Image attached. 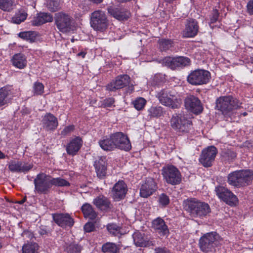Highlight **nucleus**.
Segmentation results:
<instances>
[{
	"label": "nucleus",
	"instance_id": "14",
	"mask_svg": "<svg viewBox=\"0 0 253 253\" xmlns=\"http://www.w3.org/2000/svg\"><path fill=\"white\" fill-rule=\"evenodd\" d=\"M115 149L128 151L131 148L130 142L126 135L122 132L111 134Z\"/></svg>",
	"mask_w": 253,
	"mask_h": 253
},
{
	"label": "nucleus",
	"instance_id": "27",
	"mask_svg": "<svg viewBox=\"0 0 253 253\" xmlns=\"http://www.w3.org/2000/svg\"><path fill=\"white\" fill-rule=\"evenodd\" d=\"M100 147L104 151H111L115 149L111 134L102 137L98 141Z\"/></svg>",
	"mask_w": 253,
	"mask_h": 253
},
{
	"label": "nucleus",
	"instance_id": "36",
	"mask_svg": "<svg viewBox=\"0 0 253 253\" xmlns=\"http://www.w3.org/2000/svg\"><path fill=\"white\" fill-rule=\"evenodd\" d=\"M119 250V247L113 243H106L102 247V251L104 253H117Z\"/></svg>",
	"mask_w": 253,
	"mask_h": 253
},
{
	"label": "nucleus",
	"instance_id": "63",
	"mask_svg": "<svg viewBox=\"0 0 253 253\" xmlns=\"http://www.w3.org/2000/svg\"><path fill=\"white\" fill-rule=\"evenodd\" d=\"M4 158V155L0 151V159H3Z\"/></svg>",
	"mask_w": 253,
	"mask_h": 253
},
{
	"label": "nucleus",
	"instance_id": "35",
	"mask_svg": "<svg viewBox=\"0 0 253 253\" xmlns=\"http://www.w3.org/2000/svg\"><path fill=\"white\" fill-rule=\"evenodd\" d=\"M13 0H0V9L6 12H11L15 7Z\"/></svg>",
	"mask_w": 253,
	"mask_h": 253
},
{
	"label": "nucleus",
	"instance_id": "23",
	"mask_svg": "<svg viewBox=\"0 0 253 253\" xmlns=\"http://www.w3.org/2000/svg\"><path fill=\"white\" fill-rule=\"evenodd\" d=\"M199 26L197 21L190 19L187 20L185 25V28L183 31V36L187 38L194 37L197 34Z\"/></svg>",
	"mask_w": 253,
	"mask_h": 253
},
{
	"label": "nucleus",
	"instance_id": "1",
	"mask_svg": "<svg viewBox=\"0 0 253 253\" xmlns=\"http://www.w3.org/2000/svg\"><path fill=\"white\" fill-rule=\"evenodd\" d=\"M184 209L193 217L203 218L211 212L209 205L195 198H189L183 202Z\"/></svg>",
	"mask_w": 253,
	"mask_h": 253
},
{
	"label": "nucleus",
	"instance_id": "32",
	"mask_svg": "<svg viewBox=\"0 0 253 253\" xmlns=\"http://www.w3.org/2000/svg\"><path fill=\"white\" fill-rule=\"evenodd\" d=\"M11 99V91L6 87L0 88V107L8 104Z\"/></svg>",
	"mask_w": 253,
	"mask_h": 253
},
{
	"label": "nucleus",
	"instance_id": "17",
	"mask_svg": "<svg viewBox=\"0 0 253 253\" xmlns=\"http://www.w3.org/2000/svg\"><path fill=\"white\" fill-rule=\"evenodd\" d=\"M157 189V183L151 177L147 178L141 185L140 189V195L143 198H148L152 195Z\"/></svg>",
	"mask_w": 253,
	"mask_h": 253
},
{
	"label": "nucleus",
	"instance_id": "21",
	"mask_svg": "<svg viewBox=\"0 0 253 253\" xmlns=\"http://www.w3.org/2000/svg\"><path fill=\"white\" fill-rule=\"evenodd\" d=\"M42 123L43 128L47 131L56 129L58 125L57 119L51 113H47L43 117Z\"/></svg>",
	"mask_w": 253,
	"mask_h": 253
},
{
	"label": "nucleus",
	"instance_id": "18",
	"mask_svg": "<svg viewBox=\"0 0 253 253\" xmlns=\"http://www.w3.org/2000/svg\"><path fill=\"white\" fill-rule=\"evenodd\" d=\"M54 222L59 226L65 228L71 227L74 225V221L70 215L67 213H55L52 214Z\"/></svg>",
	"mask_w": 253,
	"mask_h": 253
},
{
	"label": "nucleus",
	"instance_id": "16",
	"mask_svg": "<svg viewBox=\"0 0 253 253\" xmlns=\"http://www.w3.org/2000/svg\"><path fill=\"white\" fill-rule=\"evenodd\" d=\"M184 104L186 108L194 114H200L203 111L200 100L194 95L187 96L185 99Z\"/></svg>",
	"mask_w": 253,
	"mask_h": 253
},
{
	"label": "nucleus",
	"instance_id": "2",
	"mask_svg": "<svg viewBox=\"0 0 253 253\" xmlns=\"http://www.w3.org/2000/svg\"><path fill=\"white\" fill-rule=\"evenodd\" d=\"M241 105L238 99L230 95L219 97L216 100V109L226 118L231 117L233 110L240 108Z\"/></svg>",
	"mask_w": 253,
	"mask_h": 253
},
{
	"label": "nucleus",
	"instance_id": "49",
	"mask_svg": "<svg viewBox=\"0 0 253 253\" xmlns=\"http://www.w3.org/2000/svg\"><path fill=\"white\" fill-rule=\"evenodd\" d=\"M223 156L228 160H232L236 157V153L233 151L228 149L223 153Z\"/></svg>",
	"mask_w": 253,
	"mask_h": 253
},
{
	"label": "nucleus",
	"instance_id": "6",
	"mask_svg": "<svg viewBox=\"0 0 253 253\" xmlns=\"http://www.w3.org/2000/svg\"><path fill=\"white\" fill-rule=\"evenodd\" d=\"M156 96L162 104L170 108H178L180 106V100L169 89L161 90L157 92Z\"/></svg>",
	"mask_w": 253,
	"mask_h": 253
},
{
	"label": "nucleus",
	"instance_id": "45",
	"mask_svg": "<svg viewBox=\"0 0 253 253\" xmlns=\"http://www.w3.org/2000/svg\"><path fill=\"white\" fill-rule=\"evenodd\" d=\"M27 14L24 11H19L12 18V21L16 24H20L27 18Z\"/></svg>",
	"mask_w": 253,
	"mask_h": 253
},
{
	"label": "nucleus",
	"instance_id": "56",
	"mask_svg": "<svg viewBox=\"0 0 253 253\" xmlns=\"http://www.w3.org/2000/svg\"><path fill=\"white\" fill-rule=\"evenodd\" d=\"M155 253H170L165 248H157L155 249Z\"/></svg>",
	"mask_w": 253,
	"mask_h": 253
},
{
	"label": "nucleus",
	"instance_id": "40",
	"mask_svg": "<svg viewBox=\"0 0 253 253\" xmlns=\"http://www.w3.org/2000/svg\"><path fill=\"white\" fill-rule=\"evenodd\" d=\"M52 186L63 187L70 186V183L61 177L53 178L51 176Z\"/></svg>",
	"mask_w": 253,
	"mask_h": 253
},
{
	"label": "nucleus",
	"instance_id": "34",
	"mask_svg": "<svg viewBox=\"0 0 253 253\" xmlns=\"http://www.w3.org/2000/svg\"><path fill=\"white\" fill-rule=\"evenodd\" d=\"M148 115L151 118H158L165 113L164 108L161 106H151L148 109Z\"/></svg>",
	"mask_w": 253,
	"mask_h": 253
},
{
	"label": "nucleus",
	"instance_id": "20",
	"mask_svg": "<svg viewBox=\"0 0 253 253\" xmlns=\"http://www.w3.org/2000/svg\"><path fill=\"white\" fill-rule=\"evenodd\" d=\"M135 245L140 247H149L155 245V241L149 240L145 235L139 231L135 232L132 235Z\"/></svg>",
	"mask_w": 253,
	"mask_h": 253
},
{
	"label": "nucleus",
	"instance_id": "53",
	"mask_svg": "<svg viewBox=\"0 0 253 253\" xmlns=\"http://www.w3.org/2000/svg\"><path fill=\"white\" fill-rule=\"evenodd\" d=\"M84 228L86 232H90L94 230V226L92 223L87 222L84 225Z\"/></svg>",
	"mask_w": 253,
	"mask_h": 253
},
{
	"label": "nucleus",
	"instance_id": "55",
	"mask_svg": "<svg viewBox=\"0 0 253 253\" xmlns=\"http://www.w3.org/2000/svg\"><path fill=\"white\" fill-rule=\"evenodd\" d=\"M36 33L32 31H29V36L27 37V41L30 42H34L36 39Z\"/></svg>",
	"mask_w": 253,
	"mask_h": 253
},
{
	"label": "nucleus",
	"instance_id": "22",
	"mask_svg": "<svg viewBox=\"0 0 253 253\" xmlns=\"http://www.w3.org/2000/svg\"><path fill=\"white\" fill-rule=\"evenodd\" d=\"M33 167V165L23 163L20 161H12L9 163L8 168L12 172H26Z\"/></svg>",
	"mask_w": 253,
	"mask_h": 253
},
{
	"label": "nucleus",
	"instance_id": "57",
	"mask_svg": "<svg viewBox=\"0 0 253 253\" xmlns=\"http://www.w3.org/2000/svg\"><path fill=\"white\" fill-rule=\"evenodd\" d=\"M29 31L20 32L18 36L21 39L27 41V37L29 36Z\"/></svg>",
	"mask_w": 253,
	"mask_h": 253
},
{
	"label": "nucleus",
	"instance_id": "4",
	"mask_svg": "<svg viewBox=\"0 0 253 253\" xmlns=\"http://www.w3.org/2000/svg\"><path fill=\"white\" fill-rule=\"evenodd\" d=\"M220 237L216 232L208 233L200 239V248L205 253L212 252L220 244Z\"/></svg>",
	"mask_w": 253,
	"mask_h": 253
},
{
	"label": "nucleus",
	"instance_id": "26",
	"mask_svg": "<svg viewBox=\"0 0 253 253\" xmlns=\"http://www.w3.org/2000/svg\"><path fill=\"white\" fill-rule=\"evenodd\" d=\"M83 145V141L80 137L73 139L67 145L66 151L71 155H75L80 149Z\"/></svg>",
	"mask_w": 253,
	"mask_h": 253
},
{
	"label": "nucleus",
	"instance_id": "62",
	"mask_svg": "<svg viewBox=\"0 0 253 253\" xmlns=\"http://www.w3.org/2000/svg\"><path fill=\"white\" fill-rule=\"evenodd\" d=\"M26 200V198H24L21 201L18 202V203L19 204H23Z\"/></svg>",
	"mask_w": 253,
	"mask_h": 253
},
{
	"label": "nucleus",
	"instance_id": "25",
	"mask_svg": "<svg viewBox=\"0 0 253 253\" xmlns=\"http://www.w3.org/2000/svg\"><path fill=\"white\" fill-rule=\"evenodd\" d=\"M107 10L111 15L119 20H126L129 16V13L127 11L119 8L109 6Z\"/></svg>",
	"mask_w": 253,
	"mask_h": 253
},
{
	"label": "nucleus",
	"instance_id": "24",
	"mask_svg": "<svg viewBox=\"0 0 253 253\" xmlns=\"http://www.w3.org/2000/svg\"><path fill=\"white\" fill-rule=\"evenodd\" d=\"M152 226L161 236H166L169 233L167 225L164 220L160 217H158L153 221Z\"/></svg>",
	"mask_w": 253,
	"mask_h": 253
},
{
	"label": "nucleus",
	"instance_id": "3",
	"mask_svg": "<svg viewBox=\"0 0 253 253\" xmlns=\"http://www.w3.org/2000/svg\"><path fill=\"white\" fill-rule=\"evenodd\" d=\"M253 179V172L249 169L233 171L228 176V183L234 187L246 186L252 182Z\"/></svg>",
	"mask_w": 253,
	"mask_h": 253
},
{
	"label": "nucleus",
	"instance_id": "10",
	"mask_svg": "<svg viewBox=\"0 0 253 253\" xmlns=\"http://www.w3.org/2000/svg\"><path fill=\"white\" fill-rule=\"evenodd\" d=\"M211 78L210 73L205 70L197 69L191 72L187 78L191 84L199 85L207 84Z\"/></svg>",
	"mask_w": 253,
	"mask_h": 253
},
{
	"label": "nucleus",
	"instance_id": "59",
	"mask_svg": "<svg viewBox=\"0 0 253 253\" xmlns=\"http://www.w3.org/2000/svg\"><path fill=\"white\" fill-rule=\"evenodd\" d=\"M22 235L23 236V237H24L25 236H32L31 233L28 231H24L22 234Z\"/></svg>",
	"mask_w": 253,
	"mask_h": 253
},
{
	"label": "nucleus",
	"instance_id": "19",
	"mask_svg": "<svg viewBox=\"0 0 253 253\" xmlns=\"http://www.w3.org/2000/svg\"><path fill=\"white\" fill-rule=\"evenodd\" d=\"M127 191L126 185L123 180L117 182L112 189V197L115 201L124 199Z\"/></svg>",
	"mask_w": 253,
	"mask_h": 253
},
{
	"label": "nucleus",
	"instance_id": "15",
	"mask_svg": "<svg viewBox=\"0 0 253 253\" xmlns=\"http://www.w3.org/2000/svg\"><path fill=\"white\" fill-rule=\"evenodd\" d=\"M130 81V78L127 75L118 76L115 80L106 86V90L109 91H115L129 85Z\"/></svg>",
	"mask_w": 253,
	"mask_h": 253
},
{
	"label": "nucleus",
	"instance_id": "42",
	"mask_svg": "<svg viewBox=\"0 0 253 253\" xmlns=\"http://www.w3.org/2000/svg\"><path fill=\"white\" fill-rule=\"evenodd\" d=\"M47 7L51 12H55L60 8L59 0H49L47 3Z\"/></svg>",
	"mask_w": 253,
	"mask_h": 253
},
{
	"label": "nucleus",
	"instance_id": "54",
	"mask_svg": "<svg viewBox=\"0 0 253 253\" xmlns=\"http://www.w3.org/2000/svg\"><path fill=\"white\" fill-rule=\"evenodd\" d=\"M247 12L250 15H253V0H250L247 5Z\"/></svg>",
	"mask_w": 253,
	"mask_h": 253
},
{
	"label": "nucleus",
	"instance_id": "39",
	"mask_svg": "<svg viewBox=\"0 0 253 253\" xmlns=\"http://www.w3.org/2000/svg\"><path fill=\"white\" fill-rule=\"evenodd\" d=\"M163 64L172 70H175L178 68L175 58L167 57L163 60Z\"/></svg>",
	"mask_w": 253,
	"mask_h": 253
},
{
	"label": "nucleus",
	"instance_id": "12",
	"mask_svg": "<svg viewBox=\"0 0 253 253\" xmlns=\"http://www.w3.org/2000/svg\"><path fill=\"white\" fill-rule=\"evenodd\" d=\"M217 150L214 146H210L203 149L201 153L199 162L204 167H210L213 163Z\"/></svg>",
	"mask_w": 253,
	"mask_h": 253
},
{
	"label": "nucleus",
	"instance_id": "47",
	"mask_svg": "<svg viewBox=\"0 0 253 253\" xmlns=\"http://www.w3.org/2000/svg\"><path fill=\"white\" fill-rule=\"evenodd\" d=\"M178 68H182L188 66L190 63V60L186 57L180 56L175 57Z\"/></svg>",
	"mask_w": 253,
	"mask_h": 253
},
{
	"label": "nucleus",
	"instance_id": "44",
	"mask_svg": "<svg viewBox=\"0 0 253 253\" xmlns=\"http://www.w3.org/2000/svg\"><path fill=\"white\" fill-rule=\"evenodd\" d=\"M158 202L162 207H166L170 202L169 197L165 193L160 194L158 197Z\"/></svg>",
	"mask_w": 253,
	"mask_h": 253
},
{
	"label": "nucleus",
	"instance_id": "37",
	"mask_svg": "<svg viewBox=\"0 0 253 253\" xmlns=\"http://www.w3.org/2000/svg\"><path fill=\"white\" fill-rule=\"evenodd\" d=\"M159 48L161 51L169 50L173 46V42L169 39H162L158 41Z\"/></svg>",
	"mask_w": 253,
	"mask_h": 253
},
{
	"label": "nucleus",
	"instance_id": "30",
	"mask_svg": "<svg viewBox=\"0 0 253 253\" xmlns=\"http://www.w3.org/2000/svg\"><path fill=\"white\" fill-rule=\"evenodd\" d=\"M105 161L103 158L96 160L94 164L97 176L103 178L106 174L107 166Z\"/></svg>",
	"mask_w": 253,
	"mask_h": 253
},
{
	"label": "nucleus",
	"instance_id": "60",
	"mask_svg": "<svg viewBox=\"0 0 253 253\" xmlns=\"http://www.w3.org/2000/svg\"><path fill=\"white\" fill-rule=\"evenodd\" d=\"M86 55V52L82 51L78 53L77 56H82L83 58H84L85 57V55Z\"/></svg>",
	"mask_w": 253,
	"mask_h": 253
},
{
	"label": "nucleus",
	"instance_id": "33",
	"mask_svg": "<svg viewBox=\"0 0 253 253\" xmlns=\"http://www.w3.org/2000/svg\"><path fill=\"white\" fill-rule=\"evenodd\" d=\"M13 65L19 69H23L27 65L26 58L23 54L18 53L15 54L12 59Z\"/></svg>",
	"mask_w": 253,
	"mask_h": 253
},
{
	"label": "nucleus",
	"instance_id": "13",
	"mask_svg": "<svg viewBox=\"0 0 253 253\" xmlns=\"http://www.w3.org/2000/svg\"><path fill=\"white\" fill-rule=\"evenodd\" d=\"M215 191L219 199L230 206H235L238 203V198L227 188L218 186L215 187Z\"/></svg>",
	"mask_w": 253,
	"mask_h": 253
},
{
	"label": "nucleus",
	"instance_id": "28",
	"mask_svg": "<svg viewBox=\"0 0 253 253\" xmlns=\"http://www.w3.org/2000/svg\"><path fill=\"white\" fill-rule=\"evenodd\" d=\"M53 21L52 15L46 12H41L38 14L37 16L34 17L32 23L34 26H40L47 22H50Z\"/></svg>",
	"mask_w": 253,
	"mask_h": 253
},
{
	"label": "nucleus",
	"instance_id": "29",
	"mask_svg": "<svg viewBox=\"0 0 253 253\" xmlns=\"http://www.w3.org/2000/svg\"><path fill=\"white\" fill-rule=\"evenodd\" d=\"M93 203L97 208L102 211H107L112 208L109 199L103 196L97 197L93 200Z\"/></svg>",
	"mask_w": 253,
	"mask_h": 253
},
{
	"label": "nucleus",
	"instance_id": "43",
	"mask_svg": "<svg viewBox=\"0 0 253 253\" xmlns=\"http://www.w3.org/2000/svg\"><path fill=\"white\" fill-rule=\"evenodd\" d=\"M107 229L110 234L115 236L120 237L121 235V228L116 224H108L107 226Z\"/></svg>",
	"mask_w": 253,
	"mask_h": 253
},
{
	"label": "nucleus",
	"instance_id": "50",
	"mask_svg": "<svg viewBox=\"0 0 253 253\" xmlns=\"http://www.w3.org/2000/svg\"><path fill=\"white\" fill-rule=\"evenodd\" d=\"M219 13L218 11L216 9L213 10L210 18V25L211 27H212V26L211 25V24L214 23L217 21Z\"/></svg>",
	"mask_w": 253,
	"mask_h": 253
},
{
	"label": "nucleus",
	"instance_id": "7",
	"mask_svg": "<svg viewBox=\"0 0 253 253\" xmlns=\"http://www.w3.org/2000/svg\"><path fill=\"white\" fill-rule=\"evenodd\" d=\"M90 24L94 30H105L108 26V20L105 12L101 10H95L92 12L90 14Z\"/></svg>",
	"mask_w": 253,
	"mask_h": 253
},
{
	"label": "nucleus",
	"instance_id": "48",
	"mask_svg": "<svg viewBox=\"0 0 253 253\" xmlns=\"http://www.w3.org/2000/svg\"><path fill=\"white\" fill-rule=\"evenodd\" d=\"M44 86L42 84L37 82L34 84V93L36 95H41L43 92Z\"/></svg>",
	"mask_w": 253,
	"mask_h": 253
},
{
	"label": "nucleus",
	"instance_id": "58",
	"mask_svg": "<svg viewBox=\"0 0 253 253\" xmlns=\"http://www.w3.org/2000/svg\"><path fill=\"white\" fill-rule=\"evenodd\" d=\"M89 1L92 2L95 4H99L101 3L103 0H88Z\"/></svg>",
	"mask_w": 253,
	"mask_h": 253
},
{
	"label": "nucleus",
	"instance_id": "61",
	"mask_svg": "<svg viewBox=\"0 0 253 253\" xmlns=\"http://www.w3.org/2000/svg\"><path fill=\"white\" fill-rule=\"evenodd\" d=\"M39 233L41 235H44V234H46L47 232L46 230H43V229H41L39 231Z\"/></svg>",
	"mask_w": 253,
	"mask_h": 253
},
{
	"label": "nucleus",
	"instance_id": "41",
	"mask_svg": "<svg viewBox=\"0 0 253 253\" xmlns=\"http://www.w3.org/2000/svg\"><path fill=\"white\" fill-rule=\"evenodd\" d=\"M146 100L143 97H137L133 102L134 107L138 111L142 110L146 104Z\"/></svg>",
	"mask_w": 253,
	"mask_h": 253
},
{
	"label": "nucleus",
	"instance_id": "5",
	"mask_svg": "<svg viewBox=\"0 0 253 253\" xmlns=\"http://www.w3.org/2000/svg\"><path fill=\"white\" fill-rule=\"evenodd\" d=\"M162 174L165 181L171 185H178L182 181L180 171L172 165H167L164 167L162 169Z\"/></svg>",
	"mask_w": 253,
	"mask_h": 253
},
{
	"label": "nucleus",
	"instance_id": "64",
	"mask_svg": "<svg viewBox=\"0 0 253 253\" xmlns=\"http://www.w3.org/2000/svg\"><path fill=\"white\" fill-rule=\"evenodd\" d=\"M251 62L252 64H253V57L251 58Z\"/></svg>",
	"mask_w": 253,
	"mask_h": 253
},
{
	"label": "nucleus",
	"instance_id": "52",
	"mask_svg": "<svg viewBox=\"0 0 253 253\" xmlns=\"http://www.w3.org/2000/svg\"><path fill=\"white\" fill-rule=\"evenodd\" d=\"M115 102L114 99L112 97L107 98L104 100L103 105L105 107H112Z\"/></svg>",
	"mask_w": 253,
	"mask_h": 253
},
{
	"label": "nucleus",
	"instance_id": "38",
	"mask_svg": "<svg viewBox=\"0 0 253 253\" xmlns=\"http://www.w3.org/2000/svg\"><path fill=\"white\" fill-rule=\"evenodd\" d=\"M83 250V247L81 245L75 243L68 245L66 248L68 253H81Z\"/></svg>",
	"mask_w": 253,
	"mask_h": 253
},
{
	"label": "nucleus",
	"instance_id": "9",
	"mask_svg": "<svg viewBox=\"0 0 253 253\" xmlns=\"http://www.w3.org/2000/svg\"><path fill=\"white\" fill-rule=\"evenodd\" d=\"M35 190L39 193L46 194L52 187L51 176L42 172L34 179Z\"/></svg>",
	"mask_w": 253,
	"mask_h": 253
},
{
	"label": "nucleus",
	"instance_id": "51",
	"mask_svg": "<svg viewBox=\"0 0 253 253\" xmlns=\"http://www.w3.org/2000/svg\"><path fill=\"white\" fill-rule=\"evenodd\" d=\"M74 129L75 127L73 125L67 126L61 131V134L63 136L67 135L73 132Z\"/></svg>",
	"mask_w": 253,
	"mask_h": 253
},
{
	"label": "nucleus",
	"instance_id": "31",
	"mask_svg": "<svg viewBox=\"0 0 253 253\" xmlns=\"http://www.w3.org/2000/svg\"><path fill=\"white\" fill-rule=\"evenodd\" d=\"M81 209L85 218L93 220L95 219L97 216V213L89 204L85 203L82 206Z\"/></svg>",
	"mask_w": 253,
	"mask_h": 253
},
{
	"label": "nucleus",
	"instance_id": "8",
	"mask_svg": "<svg viewBox=\"0 0 253 253\" xmlns=\"http://www.w3.org/2000/svg\"><path fill=\"white\" fill-rule=\"evenodd\" d=\"M170 126L177 132H188L192 128V122L181 114L173 115L170 120Z\"/></svg>",
	"mask_w": 253,
	"mask_h": 253
},
{
	"label": "nucleus",
	"instance_id": "46",
	"mask_svg": "<svg viewBox=\"0 0 253 253\" xmlns=\"http://www.w3.org/2000/svg\"><path fill=\"white\" fill-rule=\"evenodd\" d=\"M38 250L37 244H31L25 245L22 248V253H35Z\"/></svg>",
	"mask_w": 253,
	"mask_h": 253
},
{
	"label": "nucleus",
	"instance_id": "11",
	"mask_svg": "<svg viewBox=\"0 0 253 253\" xmlns=\"http://www.w3.org/2000/svg\"><path fill=\"white\" fill-rule=\"evenodd\" d=\"M57 29L62 32H67L71 29L73 19L70 15L63 12L56 13L54 16Z\"/></svg>",
	"mask_w": 253,
	"mask_h": 253
}]
</instances>
